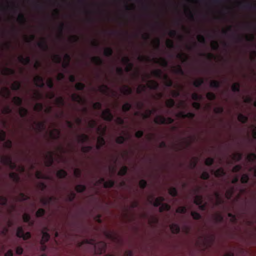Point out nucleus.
<instances>
[{
    "mask_svg": "<svg viewBox=\"0 0 256 256\" xmlns=\"http://www.w3.org/2000/svg\"><path fill=\"white\" fill-rule=\"evenodd\" d=\"M16 236L18 238H22L24 240H26L31 238L32 234L29 232H24L23 228L20 226L16 229Z\"/></svg>",
    "mask_w": 256,
    "mask_h": 256,
    "instance_id": "nucleus-1",
    "label": "nucleus"
},
{
    "mask_svg": "<svg viewBox=\"0 0 256 256\" xmlns=\"http://www.w3.org/2000/svg\"><path fill=\"white\" fill-rule=\"evenodd\" d=\"M154 122L156 124H172L174 122V120L170 118H165L162 116H158L154 120Z\"/></svg>",
    "mask_w": 256,
    "mask_h": 256,
    "instance_id": "nucleus-2",
    "label": "nucleus"
},
{
    "mask_svg": "<svg viewBox=\"0 0 256 256\" xmlns=\"http://www.w3.org/2000/svg\"><path fill=\"white\" fill-rule=\"evenodd\" d=\"M1 162L8 166L12 170H14L16 167V164L12 162L11 156H2Z\"/></svg>",
    "mask_w": 256,
    "mask_h": 256,
    "instance_id": "nucleus-3",
    "label": "nucleus"
},
{
    "mask_svg": "<svg viewBox=\"0 0 256 256\" xmlns=\"http://www.w3.org/2000/svg\"><path fill=\"white\" fill-rule=\"evenodd\" d=\"M48 230L49 229L47 227H46L42 231V236L40 240V244L42 246L43 250L46 249V243L47 242L50 238V235L48 232Z\"/></svg>",
    "mask_w": 256,
    "mask_h": 256,
    "instance_id": "nucleus-4",
    "label": "nucleus"
},
{
    "mask_svg": "<svg viewBox=\"0 0 256 256\" xmlns=\"http://www.w3.org/2000/svg\"><path fill=\"white\" fill-rule=\"evenodd\" d=\"M102 118L108 122H112L114 118V116L109 108H107L102 112Z\"/></svg>",
    "mask_w": 256,
    "mask_h": 256,
    "instance_id": "nucleus-5",
    "label": "nucleus"
},
{
    "mask_svg": "<svg viewBox=\"0 0 256 256\" xmlns=\"http://www.w3.org/2000/svg\"><path fill=\"white\" fill-rule=\"evenodd\" d=\"M122 61L124 64L127 66L126 68V72H128L132 70L134 65L132 62H130V58L128 56H126L123 57L122 58Z\"/></svg>",
    "mask_w": 256,
    "mask_h": 256,
    "instance_id": "nucleus-6",
    "label": "nucleus"
},
{
    "mask_svg": "<svg viewBox=\"0 0 256 256\" xmlns=\"http://www.w3.org/2000/svg\"><path fill=\"white\" fill-rule=\"evenodd\" d=\"M34 80L36 86L42 88L44 86V80L42 76H36L34 78Z\"/></svg>",
    "mask_w": 256,
    "mask_h": 256,
    "instance_id": "nucleus-7",
    "label": "nucleus"
},
{
    "mask_svg": "<svg viewBox=\"0 0 256 256\" xmlns=\"http://www.w3.org/2000/svg\"><path fill=\"white\" fill-rule=\"evenodd\" d=\"M153 60L154 63L159 64L160 65L164 68H166L168 66V62L164 58H160L159 59L153 58Z\"/></svg>",
    "mask_w": 256,
    "mask_h": 256,
    "instance_id": "nucleus-8",
    "label": "nucleus"
},
{
    "mask_svg": "<svg viewBox=\"0 0 256 256\" xmlns=\"http://www.w3.org/2000/svg\"><path fill=\"white\" fill-rule=\"evenodd\" d=\"M165 200L164 197L158 196L155 198L154 200H151L150 203L155 207L160 206L162 202Z\"/></svg>",
    "mask_w": 256,
    "mask_h": 256,
    "instance_id": "nucleus-9",
    "label": "nucleus"
},
{
    "mask_svg": "<svg viewBox=\"0 0 256 256\" xmlns=\"http://www.w3.org/2000/svg\"><path fill=\"white\" fill-rule=\"evenodd\" d=\"M18 60L20 62L24 65H28L30 62V58L28 56L24 57L22 56H20L18 57Z\"/></svg>",
    "mask_w": 256,
    "mask_h": 256,
    "instance_id": "nucleus-10",
    "label": "nucleus"
},
{
    "mask_svg": "<svg viewBox=\"0 0 256 256\" xmlns=\"http://www.w3.org/2000/svg\"><path fill=\"white\" fill-rule=\"evenodd\" d=\"M212 172H214V176L217 178L222 177L226 175L224 170L222 168L217 169L216 171L212 170Z\"/></svg>",
    "mask_w": 256,
    "mask_h": 256,
    "instance_id": "nucleus-11",
    "label": "nucleus"
},
{
    "mask_svg": "<svg viewBox=\"0 0 256 256\" xmlns=\"http://www.w3.org/2000/svg\"><path fill=\"white\" fill-rule=\"evenodd\" d=\"M105 140L104 138L100 136L98 138L97 144L96 145V148L98 150H100L102 146L105 144Z\"/></svg>",
    "mask_w": 256,
    "mask_h": 256,
    "instance_id": "nucleus-12",
    "label": "nucleus"
},
{
    "mask_svg": "<svg viewBox=\"0 0 256 256\" xmlns=\"http://www.w3.org/2000/svg\"><path fill=\"white\" fill-rule=\"evenodd\" d=\"M84 244H90L96 247L95 240L94 239H84L82 241L78 242V246L80 247Z\"/></svg>",
    "mask_w": 256,
    "mask_h": 256,
    "instance_id": "nucleus-13",
    "label": "nucleus"
},
{
    "mask_svg": "<svg viewBox=\"0 0 256 256\" xmlns=\"http://www.w3.org/2000/svg\"><path fill=\"white\" fill-rule=\"evenodd\" d=\"M147 86L151 90H156L159 87V84L158 82L154 80H150Z\"/></svg>",
    "mask_w": 256,
    "mask_h": 256,
    "instance_id": "nucleus-14",
    "label": "nucleus"
},
{
    "mask_svg": "<svg viewBox=\"0 0 256 256\" xmlns=\"http://www.w3.org/2000/svg\"><path fill=\"white\" fill-rule=\"evenodd\" d=\"M38 46L43 50L46 51L48 50V46L45 38H43L42 42H38Z\"/></svg>",
    "mask_w": 256,
    "mask_h": 256,
    "instance_id": "nucleus-15",
    "label": "nucleus"
},
{
    "mask_svg": "<svg viewBox=\"0 0 256 256\" xmlns=\"http://www.w3.org/2000/svg\"><path fill=\"white\" fill-rule=\"evenodd\" d=\"M92 61L93 63H94L96 65L100 66L103 65L104 61L99 56H94L92 58Z\"/></svg>",
    "mask_w": 256,
    "mask_h": 256,
    "instance_id": "nucleus-16",
    "label": "nucleus"
},
{
    "mask_svg": "<svg viewBox=\"0 0 256 256\" xmlns=\"http://www.w3.org/2000/svg\"><path fill=\"white\" fill-rule=\"evenodd\" d=\"M9 177L12 181L16 183H18L20 181V178L19 175L14 172H10Z\"/></svg>",
    "mask_w": 256,
    "mask_h": 256,
    "instance_id": "nucleus-17",
    "label": "nucleus"
},
{
    "mask_svg": "<svg viewBox=\"0 0 256 256\" xmlns=\"http://www.w3.org/2000/svg\"><path fill=\"white\" fill-rule=\"evenodd\" d=\"M170 229L172 234H178L180 232V226L176 224H172L170 226Z\"/></svg>",
    "mask_w": 256,
    "mask_h": 256,
    "instance_id": "nucleus-18",
    "label": "nucleus"
},
{
    "mask_svg": "<svg viewBox=\"0 0 256 256\" xmlns=\"http://www.w3.org/2000/svg\"><path fill=\"white\" fill-rule=\"evenodd\" d=\"M90 140L88 136L86 134H81L78 136V142L84 144L88 142Z\"/></svg>",
    "mask_w": 256,
    "mask_h": 256,
    "instance_id": "nucleus-19",
    "label": "nucleus"
},
{
    "mask_svg": "<svg viewBox=\"0 0 256 256\" xmlns=\"http://www.w3.org/2000/svg\"><path fill=\"white\" fill-rule=\"evenodd\" d=\"M121 92L126 96L131 94L132 93V89L128 86H124L121 89Z\"/></svg>",
    "mask_w": 256,
    "mask_h": 256,
    "instance_id": "nucleus-20",
    "label": "nucleus"
},
{
    "mask_svg": "<svg viewBox=\"0 0 256 256\" xmlns=\"http://www.w3.org/2000/svg\"><path fill=\"white\" fill-rule=\"evenodd\" d=\"M2 74L4 76H11L15 74V70L13 68H5L2 72Z\"/></svg>",
    "mask_w": 256,
    "mask_h": 256,
    "instance_id": "nucleus-21",
    "label": "nucleus"
},
{
    "mask_svg": "<svg viewBox=\"0 0 256 256\" xmlns=\"http://www.w3.org/2000/svg\"><path fill=\"white\" fill-rule=\"evenodd\" d=\"M60 131L56 128L54 130V132H51L50 133V136L54 140H58L60 136Z\"/></svg>",
    "mask_w": 256,
    "mask_h": 256,
    "instance_id": "nucleus-22",
    "label": "nucleus"
},
{
    "mask_svg": "<svg viewBox=\"0 0 256 256\" xmlns=\"http://www.w3.org/2000/svg\"><path fill=\"white\" fill-rule=\"evenodd\" d=\"M152 74L154 76L158 78H162L164 77V76H162V70L160 69H157L153 70L152 72Z\"/></svg>",
    "mask_w": 256,
    "mask_h": 256,
    "instance_id": "nucleus-23",
    "label": "nucleus"
},
{
    "mask_svg": "<svg viewBox=\"0 0 256 256\" xmlns=\"http://www.w3.org/2000/svg\"><path fill=\"white\" fill-rule=\"evenodd\" d=\"M12 102L16 106L21 107L22 104V99L20 96H14L12 98Z\"/></svg>",
    "mask_w": 256,
    "mask_h": 256,
    "instance_id": "nucleus-24",
    "label": "nucleus"
},
{
    "mask_svg": "<svg viewBox=\"0 0 256 256\" xmlns=\"http://www.w3.org/2000/svg\"><path fill=\"white\" fill-rule=\"evenodd\" d=\"M170 209V204L166 203H162L159 208V211L160 212H163L164 210L168 211Z\"/></svg>",
    "mask_w": 256,
    "mask_h": 256,
    "instance_id": "nucleus-25",
    "label": "nucleus"
},
{
    "mask_svg": "<svg viewBox=\"0 0 256 256\" xmlns=\"http://www.w3.org/2000/svg\"><path fill=\"white\" fill-rule=\"evenodd\" d=\"M67 175V172L62 169L58 170L56 172V176L59 178H64Z\"/></svg>",
    "mask_w": 256,
    "mask_h": 256,
    "instance_id": "nucleus-26",
    "label": "nucleus"
},
{
    "mask_svg": "<svg viewBox=\"0 0 256 256\" xmlns=\"http://www.w3.org/2000/svg\"><path fill=\"white\" fill-rule=\"evenodd\" d=\"M28 114V110L24 108L20 107L19 110V114L22 118L26 117Z\"/></svg>",
    "mask_w": 256,
    "mask_h": 256,
    "instance_id": "nucleus-27",
    "label": "nucleus"
},
{
    "mask_svg": "<svg viewBox=\"0 0 256 256\" xmlns=\"http://www.w3.org/2000/svg\"><path fill=\"white\" fill-rule=\"evenodd\" d=\"M164 80H165L164 84L168 87H172L173 85L172 81L170 79L168 75L165 74L163 77Z\"/></svg>",
    "mask_w": 256,
    "mask_h": 256,
    "instance_id": "nucleus-28",
    "label": "nucleus"
},
{
    "mask_svg": "<svg viewBox=\"0 0 256 256\" xmlns=\"http://www.w3.org/2000/svg\"><path fill=\"white\" fill-rule=\"evenodd\" d=\"M21 87V84L18 81H15L14 82L12 86H11V88L12 90H20Z\"/></svg>",
    "mask_w": 256,
    "mask_h": 256,
    "instance_id": "nucleus-29",
    "label": "nucleus"
},
{
    "mask_svg": "<svg viewBox=\"0 0 256 256\" xmlns=\"http://www.w3.org/2000/svg\"><path fill=\"white\" fill-rule=\"evenodd\" d=\"M238 119L242 124H246L248 121V117L242 114H240L238 115Z\"/></svg>",
    "mask_w": 256,
    "mask_h": 256,
    "instance_id": "nucleus-30",
    "label": "nucleus"
},
{
    "mask_svg": "<svg viewBox=\"0 0 256 256\" xmlns=\"http://www.w3.org/2000/svg\"><path fill=\"white\" fill-rule=\"evenodd\" d=\"M98 90L100 92L104 94H106L109 90V88L107 85L102 84L100 86V87L98 88Z\"/></svg>",
    "mask_w": 256,
    "mask_h": 256,
    "instance_id": "nucleus-31",
    "label": "nucleus"
},
{
    "mask_svg": "<svg viewBox=\"0 0 256 256\" xmlns=\"http://www.w3.org/2000/svg\"><path fill=\"white\" fill-rule=\"evenodd\" d=\"M104 54L107 57L112 56L113 54V50L112 48L110 47L106 48L104 50Z\"/></svg>",
    "mask_w": 256,
    "mask_h": 256,
    "instance_id": "nucleus-32",
    "label": "nucleus"
},
{
    "mask_svg": "<svg viewBox=\"0 0 256 256\" xmlns=\"http://www.w3.org/2000/svg\"><path fill=\"white\" fill-rule=\"evenodd\" d=\"M56 104L59 106V107H62L63 106H64V98L62 97V96H60V97H58L56 99Z\"/></svg>",
    "mask_w": 256,
    "mask_h": 256,
    "instance_id": "nucleus-33",
    "label": "nucleus"
},
{
    "mask_svg": "<svg viewBox=\"0 0 256 256\" xmlns=\"http://www.w3.org/2000/svg\"><path fill=\"white\" fill-rule=\"evenodd\" d=\"M204 83V80L202 78H200L196 80L193 82V85L196 88L200 87Z\"/></svg>",
    "mask_w": 256,
    "mask_h": 256,
    "instance_id": "nucleus-34",
    "label": "nucleus"
},
{
    "mask_svg": "<svg viewBox=\"0 0 256 256\" xmlns=\"http://www.w3.org/2000/svg\"><path fill=\"white\" fill-rule=\"evenodd\" d=\"M168 193L171 196L173 197H176L178 194V190L175 187L170 188L168 190Z\"/></svg>",
    "mask_w": 256,
    "mask_h": 256,
    "instance_id": "nucleus-35",
    "label": "nucleus"
},
{
    "mask_svg": "<svg viewBox=\"0 0 256 256\" xmlns=\"http://www.w3.org/2000/svg\"><path fill=\"white\" fill-rule=\"evenodd\" d=\"M174 72L176 74L184 75V72L182 70L180 65H178L174 68Z\"/></svg>",
    "mask_w": 256,
    "mask_h": 256,
    "instance_id": "nucleus-36",
    "label": "nucleus"
},
{
    "mask_svg": "<svg viewBox=\"0 0 256 256\" xmlns=\"http://www.w3.org/2000/svg\"><path fill=\"white\" fill-rule=\"evenodd\" d=\"M203 202V198L200 195H196L194 199V203L196 205L200 204Z\"/></svg>",
    "mask_w": 256,
    "mask_h": 256,
    "instance_id": "nucleus-37",
    "label": "nucleus"
},
{
    "mask_svg": "<svg viewBox=\"0 0 256 256\" xmlns=\"http://www.w3.org/2000/svg\"><path fill=\"white\" fill-rule=\"evenodd\" d=\"M210 86L212 88H218L220 86V82L216 80H212L210 82Z\"/></svg>",
    "mask_w": 256,
    "mask_h": 256,
    "instance_id": "nucleus-38",
    "label": "nucleus"
},
{
    "mask_svg": "<svg viewBox=\"0 0 256 256\" xmlns=\"http://www.w3.org/2000/svg\"><path fill=\"white\" fill-rule=\"evenodd\" d=\"M234 192V188L232 187L231 188L226 191L225 196L228 200H230L232 197Z\"/></svg>",
    "mask_w": 256,
    "mask_h": 256,
    "instance_id": "nucleus-39",
    "label": "nucleus"
},
{
    "mask_svg": "<svg viewBox=\"0 0 256 256\" xmlns=\"http://www.w3.org/2000/svg\"><path fill=\"white\" fill-rule=\"evenodd\" d=\"M115 182L114 180H110L104 182V186L105 188H112L114 187Z\"/></svg>",
    "mask_w": 256,
    "mask_h": 256,
    "instance_id": "nucleus-40",
    "label": "nucleus"
},
{
    "mask_svg": "<svg viewBox=\"0 0 256 256\" xmlns=\"http://www.w3.org/2000/svg\"><path fill=\"white\" fill-rule=\"evenodd\" d=\"M128 170V167L126 166H123L118 172V174L120 176H124L126 174Z\"/></svg>",
    "mask_w": 256,
    "mask_h": 256,
    "instance_id": "nucleus-41",
    "label": "nucleus"
},
{
    "mask_svg": "<svg viewBox=\"0 0 256 256\" xmlns=\"http://www.w3.org/2000/svg\"><path fill=\"white\" fill-rule=\"evenodd\" d=\"M72 99L73 101L78 102H80L82 101V97L76 94H72L71 96Z\"/></svg>",
    "mask_w": 256,
    "mask_h": 256,
    "instance_id": "nucleus-42",
    "label": "nucleus"
},
{
    "mask_svg": "<svg viewBox=\"0 0 256 256\" xmlns=\"http://www.w3.org/2000/svg\"><path fill=\"white\" fill-rule=\"evenodd\" d=\"M76 190L78 192H84L86 188V186L84 184H78L76 186Z\"/></svg>",
    "mask_w": 256,
    "mask_h": 256,
    "instance_id": "nucleus-43",
    "label": "nucleus"
},
{
    "mask_svg": "<svg viewBox=\"0 0 256 256\" xmlns=\"http://www.w3.org/2000/svg\"><path fill=\"white\" fill-rule=\"evenodd\" d=\"M232 90L234 92H239L240 91V84L235 82L232 86Z\"/></svg>",
    "mask_w": 256,
    "mask_h": 256,
    "instance_id": "nucleus-44",
    "label": "nucleus"
},
{
    "mask_svg": "<svg viewBox=\"0 0 256 256\" xmlns=\"http://www.w3.org/2000/svg\"><path fill=\"white\" fill-rule=\"evenodd\" d=\"M246 159L250 162H253L256 160V154L250 153L246 156Z\"/></svg>",
    "mask_w": 256,
    "mask_h": 256,
    "instance_id": "nucleus-45",
    "label": "nucleus"
},
{
    "mask_svg": "<svg viewBox=\"0 0 256 256\" xmlns=\"http://www.w3.org/2000/svg\"><path fill=\"white\" fill-rule=\"evenodd\" d=\"M242 158V154L240 152H236L233 154V159L236 162L240 161Z\"/></svg>",
    "mask_w": 256,
    "mask_h": 256,
    "instance_id": "nucleus-46",
    "label": "nucleus"
},
{
    "mask_svg": "<svg viewBox=\"0 0 256 256\" xmlns=\"http://www.w3.org/2000/svg\"><path fill=\"white\" fill-rule=\"evenodd\" d=\"M30 198V197L24 194L23 192H20L19 194V197L18 198V200L20 202L25 201L28 200Z\"/></svg>",
    "mask_w": 256,
    "mask_h": 256,
    "instance_id": "nucleus-47",
    "label": "nucleus"
},
{
    "mask_svg": "<svg viewBox=\"0 0 256 256\" xmlns=\"http://www.w3.org/2000/svg\"><path fill=\"white\" fill-rule=\"evenodd\" d=\"M43 104L40 102L36 103L34 108V110L38 112H42L43 110Z\"/></svg>",
    "mask_w": 256,
    "mask_h": 256,
    "instance_id": "nucleus-48",
    "label": "nucleus"
},
{
    "mask_svg": "<svg viewBox=\"0 0 256 256\" xmlns=\"http://www.w3.org/2000/svg\"><path fill=\"white\" fill-rule=\"evenodd\" d=\"M249 176L248 174H243L240 178V182L244 184H247L249 180Z\"/></svg>",
    "mask_w": 256,
    "mask_h": 256,
    "instance_id": "nucleus-49",
    "label": "nucleus"
},
{
    "mask_svg": "<svg viewBox=\"0 0 256 256\" xmlns=\"http://www.w3.org/2000/svg\"><path fill=\"white\" fill-rule=\"evenodd\" d=\"M166 106L169 108H173L176 104L175 101L172 98H170L166 102Z\"/></svg>",
    "mask_w": 256,
    "mask_h": 256,
    "instance_id": "nucleus-50",
    "label": "nucleus"
},
{
    "mask_svg": "<svg viewBox=\"0 0 256 256\" xmlns=\"http://www.w3.org/2000/svg\"><path fill=\"white\" fill-rule=\"evenodd\" d=\"M176 58L182 60L183 62H186L188 58V56L184 53L178 54L176 55Z\"/></svg>",
    "mask_w": 256,
    "mask_h": 256,
    "instance_id": "nucleus-51",
    "label": "nucleus"
},
{
    "mask_svg": "<svg viewBox=\"0 0 256 256\" xmlns=\"http://www.w3.org/2000/svg\"><path fill=\"white\" fill-rule=\"evenodd\" d=\"M131 108L132 104L129 102H126L122 106V110L124 112H127L129 111Z\"/></svg>",
    "mask_w": 256,
    "mask_h": 256,
    "instance_id": "nucleus-52",
    "label": "nucleus"
},
{
    "mask_svg": "<svg viewBox=\"0 0 256 256\" xmlns=\"http://www.w3.org/2000/svg\"><path fill=\"white\" fill-rule=\"evenodd\" d=\"M190 214L192 218L195 220H199L202 218L201 215L198 212L195 211L191 212Z\"/></svg>",
    "mask_w": 256,
    "mask_h": 256,
    "instance_id": "nucleus-53",
    "label": "nucleus"
},
{
    "mask_svg": "<svg viewBox=\"0 0 256 256\" xmlns=\"http://www.w3.org/2000/svg\"><path fill=\"white\" fill-rule=\"evenodd\" d=\"M54 160L52 155V154H50V156H48V160L46 162V165L48 167L50 166L52 164Z\"/></svg>",
    "mask_w": 256,
    "mask_h": 256,
    "instance_id": "nucleus-54",
    "label": "nucleus"
},
{
    "mask_svg": "<svg viewBox=\"0 0 256 256\" xmlns=\"http://www.w3.org/2000/svg\"><path fill=\"white\" fill-rule=\"evenodd\" d=\"M46 211L44 208H39L36 213V216L38 218L42 217L44 215Z\"/></svg>",
    "mask_w": 256,
    "mask_h": 256,
    "instance_id": "nucleus-55",
    "label": "nucleus"
},
{
    "mask_svg": "<svg viewBox=\"0 0 256 256\" xmlns=\"http://www.w3.org/2000/svg\"><path fill=\"white\" fill-rule=\"evenodd\" d=\"M206 98L210 100H214L216 98V95L212 92H208L206 94Z\"/></svg>",
    "mask_w": 256,
    "mask_h": 256,
    "instance_id": "nucleus-56",
    "label": "nucleus"
},
{
    "mask_svg": "<svg viewBox=\"0 0 256 256\" xmlns=\"http://www.w3.org/2000/svg\"><path fill=\"white\" fill-rule=\"evenodd\" d=\"M85 84L82 82H78L75 85V88L78 90H82L85 88Z\"/></svg>",
    "mask_w": 256,
    "mask_h": 256,
    "instance_id": "nucleus-57",
    "label": "nucleus"
},
{
    "mask_svg": "<svg viewBox=\"0 0 256 256\" xmlns=\"http://www.w3.org/2000/svg\"><path fill=\"white\" fill-rule=\"evenodd\" d=\"M186 210H187V208H186V206H182L178 207L176 210V212L179 213V214H184L186 213Z\"/></svg>",
    "mask_w": 256,
    "mask_h": 256,
    "instance_id": "nucleus-58",
    "label": "nucleus"
},
{
    "mask_svg": "<svg viewBox=\"0 0 256 256\" xmlns=\"http://www.w3.org/2000/svg\"><path fill=\"white\" fill-rule=\"evenodd\" d=\"M18 21L22 24H25L26 23V19L24 15L22 14H20L18 18Z\"/></svg>",
    "mask_w": 256,
    "mask_h": 256,
    "instance_id": "nucleus-59",
    "label": "nucleus"
},
{
    "mask_svg": "<svg viewBox=\"0 0 256 256\" xmlns=\"http://www.w3.org/2000/svg\"><path fill=\"white\" fill-rule=\"evenodd\" d=\"M53 61L57 64H60L62 62V57L59 54H54L52 58Z\"/></svg>",
    "mask_w": 256,
    "mask_h": 256,
    "instance_id": "nucleus-60",
    "label": "nucleus"
},
{
    "mask_svg": "<svg viewBox=\"0 0 256 256\" xmlns=\"http://www.w3.org/2000/svg\"><path fill=\"white\" fill-rule=\"evenodd\" d=\"M126 138L124 136H120L116 138V142L118 144H123L126 141Z\"/></svg>",
    "mask_w": 256,
    "mask_h": 256,
    "instance_id": "nucleus-61",
    "label": "nucleus"
},
{
    "mask_svg": "<svg viewBox=\"0 0 256 256\" xmlns=\"http://www.w3.org/2000/svg\"><path fill=\"white\" fill-rule=\"evenodd\" d=\"M192 98L193 100H196V101L200 100L202 98V96L199 95L198 94L196 93V92L193 93L192 94Z\"/></svg>",
    "mask_w": 256,
    "mask_h": 256,
    "instance_id": "nucleus-62",
    "label": "nucleus"
},
{
    "mask_svg": "<svg viewBox=\"0 0 256 256\" xmlns=\"http://www.w3.org/2000/svg\"><path fill=\"white\" fill-rule=\"evenodd\" d=\"M7 202V198L3 196H0V204L4 206L6 205Z\"/></svg>",
    "mask_w": 256,
    "mask_h": 256,
    "instance_id": "nucleus-63",
    "label": "nucleus"
},
{
    "mask_svg": "<svg viewBox=\"0 0 256 256\" xmlns=\"http://www.w3.org/2000/svg\"><path fill=\"white\" fill-rule=\"evenodd\" d=\"M76 196V194L74 192H70L68 196L67 200L70 202H72L74 200Z\"/></svg>",
    "mask_w": 256,
    "mask_h": 256,
    "instance_id": "nucleus-64",
    "label": "nucleus"
}]
</instances>
